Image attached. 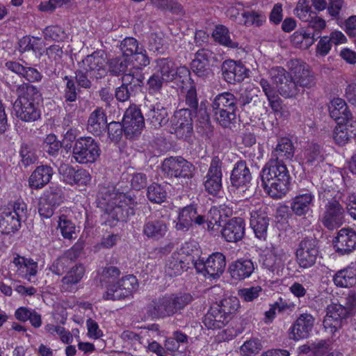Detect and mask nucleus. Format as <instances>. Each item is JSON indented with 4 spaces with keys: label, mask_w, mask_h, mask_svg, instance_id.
<instances>
[{
    "label": "nucleus",
    "mask_w": 356,
    "mask_h": 356,
    "mask_svg": "<svg viewBox=\"0 0 356 356\" xmlns=\"http://www.w3.org/2000/svg\"><path fill=\"white\" fill-rule=\"evenodd\" d=\"M193 300L190 293L172 294L152 300L147 307V314L152 318L171 316L183 309Z\"/></svg>",
    "instance_id": "5"
},
{
    "label": "nucleus",
    "mask_w": 356,
    "mask_h": 356,
    "mask_svg": "<svg viewBox=\"0 0 356 356\" xmlns=\"http://www.w3.org/2000/svg\"><path fill=\"white\" fill-rule=\"evenodd\" d=\"M145 115L147 122L155 129L163 127L168 122L167 109L160 104L151 106Z\"/></svg>",
    "instance_id": "36"
},
{
    "label": "nucleus",
    "mask_w": 356,
    "mask_h": 356,
    "mask_svg": "<svg viewBox=\"0 0 356 356\" xmlns=\"http://www.w3.org/2000/svg\"><path fill=\"white\" fill-rule=\"evenodd\" d=\"M218 309V307L212 305L204 316L203 323L208 329H220L228 321Z\"/></svg>",
    "instance_id": "39"
},
{
    "label": "nucleus",
    "mask_w": 356,
    "mask_h": 356,
    "mask_svg": "<svg viewBox=\"0 0 356 356\" xmlns=\"http://www.w3.org/2000/svg\"><path fill=\"white\" fill-rule=\"evenodd\" d=\"M334 283L339 287H350L356 282V269L348 267L339 270L333 277Z\"/></svg>",
    "instance_id": "40"
},
{
    "label": "nucleus",
    "mask_w": 356,
    "mask_h": 356,
    "mask_svg": "<svg viewBox=\"0 0 356 356\" xmlns=\"http://www.w3.org/2000/svg\"><path fill=\"white\" fill-rule=\"evenodd\" d=\"M187 109L176 111L171 118L172 128L175 134L179 138H187L191 136L193 131V117Z\"/></svg>",
    "instance_id": "15"
},
{
    "label": "nucleus",
    "mask_w": 356,
    "mask_h": 356,
    "mask_svg": "<svg viewBox=\"0 0 356 356\" xmlns=\"http://www.w3.org/2000/svg\"><path fill=\"white\" fill-rule=\"evenodd\" d=\"M43 33L46 40L60 42L67 37L64 30L58 26H48L43 30Z\"/></svg>",
    "instance_id": "57"
},
{
    "label": "nucleus",
    "mask_w": 356,
    "mask_h": 356,
    "mask_svg": "<svg viewBox=\"0 0 356 356\" xmlns=\"http://www.w3.org/2000/svg\"><path fill=\"white\" fill-rule=\"evenodd\" d=\"M122 123L127 138L132 139L138 137L145 127V120L140 109L136 106L127 108Z\"/></svg>",
    "instance_id": "14"
},
{
    "label": "nucleus",
    "mask_w": 356,
    "mask_h": 356,
    "mask_svg": "<svg viewBox=\"0 0 356 356\" xmlns=\"http://www.w3.org/2000/svg\"><path fill=\"white\" fill-rule=\"evenodd\" d=\"M262 288L260 286L243 288L238 290V296L245 302H252L257 299L261 293Z\"/></svg>",
    "instance_id": "62"
},
{
    "label": "nucleus",
    "mask_w": 356,
    "mask_h": 356,
    "mask_svg": "<svg viewBox=\"0 0 356 356\" xmlns=\"http://www.w3.org/2000/svg\"><path fill=\"white\" fill-rule=\"evenodd\" d=\"M154 72L166 83L175 79L177 67L169 58H158L155 60Z\"/></svg>",
    "instance_id": "33"
},
{
    "label": "nucleus",
    "mask_w": 356,
    "mask_h": 356,
    "mask_svg": "<svg viewBox=\"0 0 356 356\" xmlns=\"http://www.w3.org/2000/svg\"><path fill=\"white\" fill-rule=\"evenodd\" d=\"M332 243L338 254H349L356 249V232L351 228H342L337 232Z\"/></svg>",
    "instance_id": "18"
},
{
    "label": "nucleus",
    "mask_w": 356,
    "mask_h": 356,
    "mask_svg": "<svg viewBox=\"0 0 356 356\" xmlns=\"http://www.w3.org/2000/svg\"><path fill=\"white\" fill-rule=\"evenodd\" d=\"M321 222L328 230L339 228L345 222V209L343 205L335 198L328 200L324 206Z\"/></svg>",
    "instance_id": "9"
},
{
    "label": "nucleus",
    "mask_w": 356,
    "mask_h": 356,
    "mask_svg": "<svg viewBox=\"0 0 356 356\" xmlns=\"http://www.w3.org/2000/svg\"><path fill=\"white\" fill-rule=\"evenodd\" d=\"M153 3L162 10H169L172 15L182 17L186 12L177 0H152Z\"/></svg>",
    "instance_id": "46"
},
{
    "label": "nucleus",
    "mask_w": 356,
    "mask_h": 356,
    "mask_svg": "<svg viewBox=\"0 0 356 356\" xmlns=\"http://www.w3.org/2000/svg\"><path fill=\"white\" fill-rule=\"evenodd\" d=\"M98 198L103 201L106 213L113 220L126 221L130 214H134L136 202L130 195L120 193L113 187H102Z\"/></svg>",
    "instance_id": "3"
},
{
    "label": "nucleus",
    "mask_w": 356,
    "mask_h": 356,
    "mask_svg": "<svg viewBox=\"0 0 356 356\" xmlns=\"http://www.w3.org/2000/svg\"><path fill=\"white\" fill-rule=\"evenodd\" d=\"M212 37L216 42L222 46L231 49L238 48V42L231 38L229 29L224 25L216 26L212 33Z\"/></svg>",
    "instance_id": "42"
},
{
    "label": "nucleus",
    "mask_w": 356,
    "mask_h": 356,
    "mask_svg": "<svg viewBox=\"0 0 356 356\" xmlns=\"http://www.w3.org/2000/svg\"><path fill=\"white\" fill-rule=\"evenodd\" d=\"M140 47L138 46V41L132 37L124 38L120 44V49L123 56L128 57L134 55L139 51Z\"/></svg>",
    "instance_id": "58"
},
{
    "label": "nucleus",
    "mask_w": 356,
    "mask_h": 356,
    "mask_svg": "<svg viewBox=\"0 0 356 356\" xmlns=\"http://www.w3.org/2000/svg\"><path fill=\"white\" fill-rule=\"evenodd\" d=\"M22 221L12 215L8 210H2L0 213V232L9 234L15 232L21 227Z\"/></svg>",
    "instance_id": "37"
},
{
    "label": "nucleus",
    "mask_w": 356,
    "mask_h": 356,
    "mask_svg": "<svg viewBox=\"0 0 356 356\" xmlns=\"http://www.w3.org/2000/svg\"><path fill=\"white\" fill-rule=\"evenodd\" d=\"M128 60L124 57H117L111 59L108 63V70L111 75L119 76L128 68Z\"/></svg>",
    "instance_id": "55"
},
{
    "label": "nucleus",
    "mask_w": 356,
    "mask_h": 356,
    "mask_svg": "<svg viewBox=\"0 0 356 356\" xmlns=\"http://www.w3.org/2000/svg\"><path fill=\"white\" fill-rule=\"evenodd\" d=\"M61 147V143L54 134L48 135L44 140L43 148L49 155H57Z\"/></svg>",
    "instance_id": "60"
},
{
    "label": "nucleus",
    "mask_w": 356,
    "mask_h": 356,
    "mask_svg": "<svg viewBox=\"0 0 356 356\" xmlns=\"http://www.w3.org/2000/svg\"><path fill=\"white\" fill-rule=\"evenodd\" d=\"M252 180V175L246 162L243 160L238 161L234 165L230 175V182L232 187L238 191L246 193Z\"/></svg>",
    "instance_id": "16"
},
{
    "label": "nucleus",
    "mask_w": 356,
    "mask_h": 356,
    "mask_svg": "<svg viewBox=\"0 0 356 356\" xmlns=\"http://www.w3.org/2000/svg\"><path fill=\"white\" fill-rule=\"evenodd\" d=\"M58 227L65 238L72 239L76 237V226L66 216H61L58 220Z\"/></svg>",
    "instance_id": "51"
},
{
    "label": "nucleus",
    "mask_w": 356,
    "mask_h": 356,
    "mask_svg": "<svg viewBox=\"0 0 356 356\" xmlns=\"http://www.w3.org/2000/svg\"><path fill=\"white\" fill-rule=\"evenodd\" d=\"M41 39L38 38L23 37L19 42V50L20 52L33 51H39L41 49Z\"/></svg>",
    "instance_id": "56"
},
{
    "label": "nucleus",
    "mask_w": 356,
    "mask_h": 356,
    "mask_svg": "<svg viewBox=\"0 0 356 356\" xmlns=\"http://www.w3.org/2000/svg\"><path fill=\"white\" fill-rule=\"evenodd\" d=\"M317 40L315 38V33L310 31L300 29L296 31L291 36V42L298 48L308 49Z\"/></svg>",
    "instance_id": "44"
},
{
    "label": "nucleus",
    "mask_w": 356,
    "mask_h": 356,
    "mask_svg": "<svg viewBox=\"0 0 356 356\" xmlns=\"http://www.w3.org/2000/svg\"><path fill=\"white\" fill-rule=\"evenodd\" d=\"M318 241L314 238H305L298 244L296 252V261L302 268L313 266L318 254Z\"/></svg>",
    "instance_id": "11"
},
{
    "label": "nucleus",
    "mask_w": 356,
    "mask_h": 356,
    "mask_svg": "<svg viewBox=\"0 0 356 356\" xmlns=\"http://www.w3.org/2000/svg\"><path fill=\"white\" fill-rule=\"evenodd\" d=\"M222 160L215 156L211 159L207 175L204 177V187L210 195L217 196L222 188Z\"/></svg>",
    "instance_id": "10"
},
{
    "label": "nucleus",
    "mask_w": 356,
    "mask_h": 356,
    "mask_svg": "<svg viewBox=\"0 0 356 356\" xmlns=\"http://www.w3.org/2000/svg\"><path fill=\"white\" fill-rule=\"evenodd\" d=\"M287 67L289 72L280 66L273 67L268 71L271 81L282 97H295L306 88L315 86L314 76L305 62L291 59L287 63Z\"/></svg>",
    "instance_id": "1"
},
{
    "label": "nucleus",
    "mask_w": 356,
    "mask_h": 356,
    "mask_svg": "<svg viewBox=\"0 0 356 356\" xmlns=\"http://www.w3.org/2000/svg\"><path fill=\"white\" fill-rule=\"evenodd\" d=\"M350 316L349 312L341 303L330 305L327 307L323 326L325 329H330V332L334 333L341 328L343 321Z\"/></svg>",
    "instance_id": "19"
},
{
    "label": "nucleus",
    "mask_w": 356,
    "mask_h": 356,
    "mask_svg": "<svg viewBox=\"0 0 356 356\" xmlns=\"http://www.w3.org/2000/svg\"><path fill=\"white\" fill-rule=\"evenodd\" d=\"M54 171L47 165L38 166L29 178V186L32 189H40L51 180Z\"/></svg>",
    "instance_id": "27"
},
{
    "label": "nucleus",
    "mask_w": 356,
    "mask_h": 356,
    "mask_svg": "<svg viewBox=\"0 0 356 356\" xmlns=\"http://www.w3.org/2000/svg\"><path fill=\"white\" fill-rule=\"evenodd\" d=\"M108 136L111 141L118 143L124 134L123 123L113 121L107 124Z\"/></svg>",
    "instance_id": "59"
},
{
    "label": "nucleus",
    "mask_w": 356,
    "mask_h": 356,
    "mask_svg": "<svg viewBox=\"0 0 356 356\" xmlns=\"http://www.w3.org/2000/svg\"><path fill=\"white\" fill-rule=\"evenodd\" d=\"M215 120L223 127H228L236 119L237 99L231 92H225L216 96L211 103Z\"/></svg>",
    "instance_id": "6"
},
{
    "label": "nucleus",
    "mask_w": 356,
    "mask_h": 356,
    "mask_svg": "<svg viewBox=\"0 0 356 356\" xmlns=\"http://www.w3.org/2000/svg\"><path fill=\"white\" fill-rule=\"evenodd\" d=\"M72 266L63 255L56 259L52 264L50 269L51 272L58 275L65 273Z\"/></svg>",
    "instance_id": "64"
},
{
    "label": "nucleus",
    "mask_w": 356,
    "mask_h": 356,
    "mask_svg": "<svg viewBox=\"0 0 356 356\" xmlns=\"http://www.w3.org/2000/svg\"><path fill=\"white\" fill-rule=\"evenodd\" d=\"M189 266L184 257H180L178 253L173 252L166 261L165 273L169 277H176L187 270Z\"/></svg>",
    "instance_id": "34"
},
{
    "label": "nucleus",
    "mask_w": 356,
    "mask_h": 356,
    "mask_svg": "<svg viewBox=\"0 0 356 356\" xmlns=\"http://www.w3.org/2000/svg\"><path fill=\"white\" fill-rule=\"evenodd\" d=\"M64 80L66 81L63 96L65 108L68 111H74L77 108V106L73 104L77 99V89L75 82L71 77L67 76L64 77Z\"/></svg>",
    "instance_id": "43"
},
{
    "label": "nucleus",
    "mask_w": 356,
    "mask_h": 356,
    "mask_svg": "<svg viewBox=\"0 0 356 356\" xmlns=\"http://www.w3.org/2000/svg\"><path fill=\"white\" fill-rule=\"evenodd\" d=\"M19 154L21 162L25 167L35 163L38 160V156L33 147L27 143H23L21 145Z\"/></svg>",
    "instance_id": "52"
},
{
    "label": "nucleus",
    "mask_w": 356,
    "mask_h": 356,
    "mask_svg": "<svg viewBox=\"0 0 356 356\" xmlns=\"http://www.w3.org/2000/svg\"><path fill=\"white\" fill-rule=\"evenodd\" d=\"M144 76L137 68L131 69L129 73L124 74L122 76V83L124 86H131L135 90L141 91L143 86Z\"/></svg>",
    "instance_id": "45"
},
{
    "label": "nucleus",
    "mask_w": 356,
    "mask_h": 356,
    "mask_svg": "<svg viewBox=\"0 0 356 356\" xmlns=\"http://www.w3.org/2000/svg\"><path fill=\"white\" fill-rule=\"evenodd\" d=\"M107 117L102 108L93 111L88 120L87 130L95 136H100L106 129Z\"/></svg>",
    "instance_id": "31"
},
{
    "label": "nucleus",
    "mask_w": 356,
    "mask_h": 356,
    "mask_svg": "<svg viewBox=\"0 0 356 356\" xmlns=\"http://www.w3.org/2000/svg\"><path fill=\"white\" fill-rule=\"evenodd\" d=\"M222 236L229 243H236L241 241L245 234V222L241 218H234L229 220L221 230Z\"/></svg>",
    "instance_id": "22"
},
{
    "label": "nucleus",
    "mask_w": 356,
    "mask_h": 356,
    "mask_svg": "<svg viewBox=\"0 0 356 356\" xmlns=\"http://www.w3.org/2000/svg\"><path fill=\"white\" fill-rule=\"evenodd\" d=\"M166 195V191L159 184H153L147 188V196L152 202L161 204L164 202Z\"/></svg>",
    "instance_id": "53"
},
{
    "label": "nucleus",
    "mask_w": 356,
    "mask_h": 356,
    "mask_svg": "<svg viewBox=\"0 0 356 356\" xmlns=\"http://www.w3.org/2000/svg\"><path fill=\"white\" fill-rule=\"evenodd\" d=\"M184 104L186 107L181 109H187L191 113L198 118L200 123L202 125H207L209 122V116L203 104L201 103L199 106L197 91L195 86H191L184 96Z\"/></svg>",
    "instance_id": "21"
},
{
    "label": "nucleus",
    "mask_w": 356,
    "mask_h": 356,
    "mask_svg": "<svg viewBox=\"0 0 356 356\" xmlns=\"http://www.w3.org/2000/svg\"><path fill=\"white\" fill-rule=\"evenodd\" d=\"M254 269V264L251 259H239L229 265L228 273L232 280L242 281L250 277Z\"/></svg>",
    "instance_id": "23"
},
{
    "label": "nucleus",
    "mask_w": 356,
    "mask_h": 356,
    "mask_svg": "<svg viewBox=\"0 0 356 356\" xmlns=\"http://www.w3.org/2000/svg\"><path fill=\"white\" fill-rule=\"evenodd\" d=\"M200 250L198 244L195 241H190L185 242L182 244L178 252L180 257H184L185 261H188V264H193L195 266V263L201 259L200 257Z\"/></svg>",
    "instance_id": "41"
},
{
    "label": "nucleus",
    "mask_w": 356,
    "mask_h": 356,
    "mask_svg": "<svg viewBox=\"0 0 356 356\" xmlns=\"http://www.w3.org/2000/svg\"><path fill=\"white\" fill-rule=\"evenodd\" d=\"M313 199L314 195L311 193L300 194L293 198L291 209L297 216L305 215L309 211Z\"/></svg>",
    "instance_id": "38"
},
{
    "label": "nucleus",
    "mask_w": 356,
    "mask_h": 356,
    "mask_svg": "<svg viewBox=\"0 0 356 356\" xmlns=\"http://www.w3.org/2000/svg\"><path fill=\"white\" fill-rule=\"evenodd\" d=\"M295 152V147L292 141L288 138H282L272 152V159L269 161H277L284 163L286 161H291Z\"/></svg>",
    "instance_id": "28"
},
{
    "label": "nucleus",
    "mask_w": 356,
    "mask_h": 356,
    "mask_svg": "<svg viewBox=\"0 0 356 356\" xmlns=\"http://www.w3.org/2000/svg\"><path fill=\"white\" fill-rule=\"evenodd\" d=\"M330 117L339 122L353 120L346 102L341 98L333 99L329 105Z\"/></svg>",
    "instance_id": "35"
},
{
    "label": "nucleus",
    "mask_w": 356,
    "mask_h": 356,
    "mask_svg": "<svg viewBox=\"0 0 356 356\" xmlns=\"http://www.w3.org/2000/svg\"><path fill=\"white\" fill-rule=\"evenodd\" d=\"M99 143L92 137H80L75 140L72 148V158L81 164L92 163L99 157Z\"/></svg>",
    "instance_id": "7"
},
{
    "label": "nucleus",
    "mask_w": 356,
    "mask_h": 356,
    "mask_svg": "<svg viewBox=\"0 0 356 356\" xmlns=\"http://www.w3.org/2000/svg\"><path fill=\"white\" fill-rule=\"evenodd\" d=\"M42 199L46 201V202L51 204L53 206L58 207L64 200L62 188L58 186H49L44 193Z\"/></svg>",
    "instance_id": "50"
},
{
    "label": "nucleus",
    "mask_w": 356,
    "mask_h": 356,
    "mask_svg": "<svg viewBox=\"0 0 356 356\" xmlns=\"http://www.w3.org/2000/svg\"><path fill=\"white\" fill-rule=\"evenodd\" d=\"M106 58L103 54L95 51L82 60V65L90 79L96 80L104 77L108 72Z\"/></svg>",
    "instance_id": "17"
},
{
    "label": "nucleus",
    "mask_w": 356,
    "mask_h": 356,
    "mask_svg": "<svg viewBox=\"0 0 356 356\" xmlns=\"http://www.w3.org/2000/svg\"><path fill=\"white\" fill-rule=\"evenodd\" d=\"M226 266L225 256L220 252H215L211 254L207 260L204 258L195 263V268L198 273L215 278L220 277Z\"/></svg>",
    "instance_id": "12"
},
{
    "label": "nucleus",
    "mask_w": 356,
    "mask_h": 356,
    "mask_svg": "<svg viewBox=\"0 0 356 356\" xmlns=\"http://www.w3.org/2000/svg\"><path fill=\"white\" fill-rule=\"evenodd\" d=\"M224 79L229 83L242 81L246 76V69L241 65H238L234 60H225L222 65Z\"/></svg>",
    "instance_id": "29"
},
{
    "label": "nucleus",
    "mask_w": 356,
    "mask_h": 356,
    "mask_svg": "<svg viewBox=\"0 0 356 356\" xmlns=\"http://www.w3.org/2000/svg\"><path fill=\"white\" fill-rule=\"evenodd\" d=\"M260 177L262 188L273 198L280 199L289 191L291 178L284 163L268 161Z\"/></svg>",
    "instance_id": "2"
},
{
    "label": "nucleus",
    "mask_w": 356,
    "mask_h": 356,
    "mask_svg": "<svg viewBox=\"0 0 356 356\" xmlns=\"http://www.w3.org/2000/svg\"><path fill=\"white\" fill-rule=\"evenodd\" d=\"M284 266V261L278 248L273 245L267 247L261 262V268L266 274L271 278L279 277L282 275Z\"/></svg>",
    "instance_id": "13"
},
{
    "label": "nucleus",
    "mask_w": 356,
    "mask_h": 356,
    "mask_svg": "<svg viewBox=\"0 0 356 356\" xmlns=\"http://www.w3.org/2000/svg\"><path fill=\"white\" fill-rule=\"evenodd\" d=\"M195 168L182 156H170L163 160L161 170L170 178L191 179Z\"/></svg>",
    "instance_id": "8"
},
{
    "label": "nucleus",
    "mask_w": 356,
    "mask_h": 356,
    "mask_svg": "<svg viewBox=\"0 0 356 356\" xmlns=\"http://www.w3.org/2000/svg\"><path fill=\"white\" fill-rule=\"evenodd\" d=\"M168 232L167 223L162 220L146 219L143 226V234L147 238L159 241L164 238Z\"/></svg>",
    "instance_id": "25"
},
{
    "label": "nucleus",
    "mask_w": 356,
    "mask_h": 356,
    "mask_svg": "<svg viewBox=\"0 0 356 356\" xmlns=\"http://www.w3.org/2000/svg\"><path fill=\"white\" fill-rule=\"evenodd\" d=\"M123 299L131 296L138 287V280L133 275L123 277L117 284Z\"/></svg>",
    "instance_id": "48"
},
{
    "label": "nucleus",
    "mask_w": 356,
    "mask_h": 356,
    "mask_svg": "<svg viewBox=\"0 0 356 356\" xmlns=\"http://www.w3.org/2000/svg\"><path fill=\"white\" fill-rule=\"evenodd\" d=\"M268 225L269 218L266 213L261 211H253L251 213L250 226L258 238H266Z\"/></svg>",
    "instance_id": "32"
},
{
    "label": "nucleus",
    "mask_w": 356,
    "mask_h": 356,
    "mask_svg": "<svg viewBox=\"0 0 356 356\" xmlns=\"http://www.w3.org/2000/svg\"><path fill=\"white\" fill-rule=\"evenodd\" d=\"M213 53L205 49H202L195 53V57L191 63L193 71L198 76H206L210 73L209 60L212 58Z\"/></svg>",
    "instance_id": "30"
},
{
    "label": "nucleus",
    "mask_w": 356,
    "mask_h": 356,
    "mask_svg": "<svg viewBox=\"0 0 356 356\" xmlns=\"http://www.w3.org/2000/svg\"><path fill=\"white\" fill-rule=\"evenodd\" d=\"M213 305L218 307V310L228 320L229 316L238 309L239 301L236 297H228L221 300L219 303H215Z\"/></svg>",
    "instance_id": "49"
},
{
    "label": "nucleus",
    "mask_w": 356,
    "mask_h": 356,
    "mask_svg": "<svg viewBox=\"0 0 356 356\" xmlns=\"http://www.w3.org/2000/svg\"><path fill=\"white\" fill-rule=\"evenodd\" d=\"M61 280L62 290L67 292L76 291V284L81 280L85 274V267L82 264L72 266Z\"/></svg>",
    "instance_id": "26"
},
{
    "label": "nucleus",
    "mask_w": 356,
    "mask_h": 356,
    "mask_svg": "<svg viewBox=\"0 0 356 356\" xmlns=\"http://www.w3.org/2000/svg\"><path fill=\"white\" fill-rule=\"evenodd\" d=\"M295 15L302 21H307L310 18L312 8L309 0H298L293 10Z\"/></svg>",
    "instance_id": "61"
},
{
    "label": "nucleus",
    "mask_w": 356,
    "mask_h": 356,
    "mask_svg": "<svg viewBox=\"0 0 356 356\" xmlns=\"http://www.w3.org/2000/svg\"><path fill=\"white\" fill-rule=\"evenodd\" d=\"M356 136V120H349L339 122L333 132V138L339 145L346 144L351 138Z\"/></svg>",
    "instance_id": "24"
},
{
    "label": "nucleus",
    "mask_w": 356,
    "mask_h": 356,
    "mask_svg": "<svg viewBox=\"0 0 356 356\" xmlns=\"http://www.w3.org/2000/svg\"><path fill=\"white\" fill-rule=\"evenodd\" d=\"M17 99L13 104L15 114L19 120L35 122L40 118V109L37 100L40 97L38 88L29 83H22L17 88Z\"/></svg>",
    "instance_id": "4"
},
{
    "label": "nucleus",
    "mask_w": 356,
    "mask_h": 356,
    "mask_svg": "<svg viewBox=\"0 0 356 356\" xmlns=\"http://www.w3.org/2000/svg\"><path fill=\"white\" fill-rule=\"evenodd\" d=\"M314 323L315 318L312 314H301L289 329V338L295 341L307 339L313 330Z\"/></svg>",
    "instance_id": "20"
},
{
    "label": "nucleus",
    "mask_w": 356,
    "mask_h": 356,
    "mask_svg": "<svg viewBox=\"0 0 356 356\" xmlns=\"http://www.w3.org/2000/svg\"><path fill=\"white\" fill-rule=\"evenodd\" d=\"M304 158L306 163L310 165H316L324 160L322 149L317 144H310L305 148Z\"/></svg>",
    "instance_id": "47"
},
{
    "label": "nucleus",
    "mask_w": 356,
    "mask_h": 356,
    "mask_svg": "<svg viewBox=\"0 0 356 356\" xmlns=\"http://www.w3.org/2000/svg\"><path fill=\"white\" fill-rule=\"evenodd\" d=\"M261 348L262 345L258 339H251L242 345L241 351L244 356H252L258 353Z\"/></svg>",
    "instance_id": "63"
},
{
    "label": "nucleus",
    "mask_w": 356,
    "mask_h": 356,
    "mask_svg": "<svg viewBox=\"0 0 356 356\" xmlns=\"http://www.w3.org/2000/svg\"><path fill=\"white\" fill-rule=\"evenodd\" d=\"M3 210L10 211L13 216L17 218L22 222L26 220L27 207L22 200H18L14 202H10Z\"/></svg>",
    "instance_id": "54"
}]
</instances>
